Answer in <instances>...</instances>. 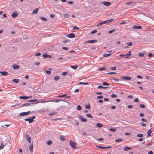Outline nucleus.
<instances>
[{"mask_svg": "<svg viewBox=\"0 0 154 154\" xmlns=\"http://www.w3.org/2000/svg\"><path fill=\"white\" fill-rule=\"evenodd\" d=\"M122 141V139L121 138L118 139H117L116 140V142H121Z\"/></svg>", "mask_w": 154, "mask_h": 154, "instance_id": "obj_42", "label": "nucleus"}, {"mask_svg": "<svg viewBox=\"0 0 154 154\" xmlns=\"http://www.w3.org/2000/svg\"><path fill=\"white\" fill-rule=\"evenodd\" d=\"M60 139L63 141H64L66 140L64 138V136L63 135H61L60 136Z\"/></svg>", "mask_w": 154, "mask_h": 154, "instance_id": "obj_22", "label": "nucleus"}, {"mask_svg": "<svg viewBox=\"0 0 154 154\" xmlns=\"http://www.w3.org/2000/svg\"><path fill=\"white\" fill-rule=\"evenodd\" d=\"M97 32V30H94L92 31L91 32V33L92 34H94V33H96Z\"/></svg>", "mask_w": 154, "mask_h": 154, "instance_id": "obj_57", "label": "nucleus"}, {"mask_svg": "<svg viewBox=\"0 0 154 154\" xmlns=\"http://www.w3.org/2000/svg\"><path fill=\"white\" fill-rule=\"evenodd\" d=\"M4 146V145L3 144H2V143L1 146H0V150L2 149Z\"/></svg>", "mask_w": 154, "mask_h": 154, "instance_id": "obj_58", "label": "nucleus"}, {"mask_svg": "<svg viewBox=\"0 0 154 154\" xmlns=\"http://www.w3.org/2000/svg\"><path fill=\"white\" fill-rule=\"evenodd\" d=\"M67 37H68L69 38H72L74 37L75 35V34H74L71 33L69 34H68V35H67Z\"/></svg>", "mask_w": 154, "mask_h": 154, "instance_id": "obj_15", "label": "nucleus"}, {"mask_svg": "<svg viewBox=\"0 0 154 154\" xmlns=\"http://www.w3.org/2000/svg\"><path fill=\"white\" fill-rule=\"evenodd\" d=\"M41 19H42V20L44 21H46L47 20V19L45 17H41Z\"/></svg>", "mask_w": 154, "mask_h": 154, "instance_id": "obj_38", "label": "nucleus"}, {"mask_svg": "<svg viewBox=\"0 0 154 154\" xmlns=\"http://www.w3.org/2000/svg\"><path fill=\"white\" fill-rule=\"evenodd\" d=\"M79 85L83 84V85H88V82L85 83V82H80L79 83Z\"/></svg>", "mask_w": 154, "mask_h": 154, "instance_id": "obj_39", "label": "nucleus"}, {"mask_svg": "<svg viewBox=\"0 0 154 154\" xmlns=\"http://www.w3.org/2000/svg\"><path fill=\"white\" fill-rule=\"evenodd\" d=\"M131 79V78L129 76H122L121 78V79L123 80H130Z\"/></svg>", "mask_w": 154, "mask_h": 154, "instance_id": "obj_3", "label": "nucleus"}, {"mask_svg": "<svg viewBox=\"0 0 154 154\" xmlns=\"http://www.w3.org/2000/svg\"><path fill=\"white\" fill-rule=\"evenodd\" d=\"M116 20L114 18H111L108 20L109 23H110L111 22H112L114 20Z\"/></svg>", "mask_w": 154, "mask_h": 154, "instance_id": "obj_43", "label": "nucleus"}, {"mask_svg": "<svg viewBox=\"0 0 154 154\" xmlns=\"http://www.w3.org/2000/svg\"><path fill=\"white\" fill-rule=\"evenodd\" d=\"M70 144L71 147L73 148H76V147L75 146L76 145V143L75 142L70 140Z\"/></svg>", "mask_w": 154, "mask_h": 154, "instance_id": "obj_4", "label": "nucleus"}, {"mask_svg": "<svg viewBox=\"0 0 154 154\" xmlns=\"http://www.w3.org/2000/svg\"><path fill=\"white\" fill-rule=\"evenodd\" d=\"M38 100V99H33L31 100H28L27 101V102H34L37 101Z\"/></svg>", "mask_w": 154, "mask_h": 154, "instance_id": "obj_30", "label": "nucleus"}, {"mask_svg": "<svg viewBox=\"0 0 154 154\" xmlns=\"http://www.w3.org/2000/svg\"><path fill=\"white\" fill-rule=\"evenodd\" d=\"M116 20L114 18H111L108 20L109 23H110L111 22H112L114 20Z\"/></svg>", "mask_w": 154, "mask_h": 154, "instance_id": "obj_44", "label": "nucleus"}, {"mask_svg": "<svg viewBox=\"0 0 154 154\" xmlns=\"http://www.w3.org/2000/svg\"><path fill=\"white\" fill-rule=\"evenodd\" d=\"M111 70H115L116 69V67L115 66L112 67L111 68Z\"/></svg>", "mask_w": 154, "mask_h": 154, "instance_id": "obj_54", "label": "nucleus"}, {"mask_svg": "<svg viewBox=\"0 0 154 154\" xmlns=\"http://www.w3.org/2000/svg\"><path fill=\"white\" fill-rule=\"evenodd\" d=\"M111 54H112V53L105 54L103 55V56L105 57H107L108 56H110L111 55Z\"/></svg>", "mask_w": 154, "mask_h": 154, "instance_id": "obj_34", "label": "nucleus"}, {"mask_svg": "<svg viewBox=\"0 0 154 154\" xmlns=\"http://www.w3.org/2000/svg\"><path fill=\"white\" fill-rule=\"evenodd\" d=\"M60 101H63L66 102L64 100H62L61 99H59V100H56L54 101V102H58Z\"/></svg>", "mask_w": 154, "mask_h": 154, "instance_id": "obj_49", "label": "nucleus"}, {"mask_svg": "<svg viewBox=\"0 0 154 154\" xmlns=\"http://www.w3.org/2000/svg\"><path fill=\"white\" fill-rule=\"evenodd\" d=\"M57 113V112H53L50 113L48 114V115L51 116L52 115H54L56 114Z\"/></svg>", "mask_w": 154, "mask_h": 154, "instance_id": "obj_29", "label": "nucleus"}, {"mask_svg": "<svg viewBox=\"0 0 154 154\" xmlns=\"http://www.w3.org/2000/svg\"><path fill=\"white\" fill-rule=\"evenodd\" d=\"M116 74L117 73H116L114 72H110L107 73V74H109V75Z\"/></svg>", "mask_w": 154, "mask_h": 154, "instance_id": "obj_55", "label": "nucleus"}, {"mask_svg": "<svg viewBox=\"0 0 154 154\" xmlns=\"http://www.w3.org/2000/svg\"><path fill=\"white\" fill-rule=\"evenodd\" d=\"M97 42V40L94 39V40H88L86 42V43H94Z\"/></svg>", "mask_w": 154, "mask_h": 154, "instance_id": "obj_10", "label": "nucleus"}, {"mask_svg": "<svg viewBox=\"0 0 154 154\" xmlns=\"http://www.w3.org/2000/svg\"><path fill=\"white\" fill-rule=\"evenodd\" d=\"M68 74V73L67 72H64L62 73V75L63 76H66Z\"/></svg>", "mask_w": 154, "mask_h": 154, "instance_id": "obj_47", "label": "nucleus"}, {"mask_svg": "<svg viewBox=\"0 0 154 154\" xmlns=\"http://www.w3.org/2000/svg\"><path fill=\"white\" fill-rule=\"evenodd\" d=\"M66 96V94H65L64 95H59L58 96V97L60 98H62L63 97H65V96Z\"/></svg>", "mask_w": 154, "mask_h": 154, "instance_id": "obj_45", "label": "nucleus"}, {"mask_svg": "<svg viewBox=\"0 0 154 154\" xmlns=\"http://www.w3.org/2000/svg\"><path fill=\"white\" fill-rule=\"evenodd\" d=\"M137 136L138 137H143V135L142 134H138L137 135Z\"/></svg>", "mask_w": 154, "mask_h": 154, "instance_id": "obj_36", "label": "nucleus"}, {"mask_svg": "<svg viewBox=\"0 0 154 154\" xmlns=\"http://www.w3.org/2000/svg\"><path fill=\"white\" fill-rule=\"evenodd\" d=\"M126 54H121L119 55V56H121L122 57H124L126 58Z\"/></svg>", "mask_w": 154, "mask_h": 154, "instance_id": "obj_56", "label": "nucleus"}, {"mask_svg": "<svg viewBox=\"0 0 154 154\" xmlns=\"http://www.w3.org/2000/svg\"><path fill=\"white\" fill-rule=\"evenodd\" d=\"M79 28L78 27H77L76 26H75L73 28V30H75V29H79Z\"/></svg>", "mask_w": 154, "mask_h": 154, "instance_id": "obj_59", "label": "nucleus"}, {"mask_svg": "<svg viewBox=\"0 0 154 154\" xmlns=\"http://www.w3.org/2000/svg\"><path fill=\"white\" fill-rule=\"evenodd\" d=\"M69 16V15L68 14H65L64 15V17L66 18H68Z\"/></svg>", "mask_w": 154, "mask_h": 154, "instance_id": "obj_51", "label": "nucleus"}, {"mask_svg": "<svg viewBox=\"0 0 154 154\" xmlns=\"http://www.w3.org/2000/svg\"><path fill=\"white\" fill-rule=\"evenodd\" d=\"M43 57L44 58H51L52 57L50 55H47L46 54H44L43 55Z\"/></svg>", "mask_w": 154, "mask_h": 154, "instance_id": "obj_12", "label": "nucleus"}, {"mask_svg": "<svg viewBox=\"0 0 154 154\" xmlns=\"http://www.w3.org/2000/svg\"><path fill=\"white\" fill-rule=\"evenodd\" d=\"M19 115L20 116H26V113L25 112H24L19 113Z\"/></svg>", "mask_w": 154, "mask_h": 154, "instance_id": "obj_28", "label": "nucleus"}, {"mask_svg": "<svg viewBox=\"0 0 154 154\" xmlns=\"http://www.w3.org/2000/svg\"><path fill=\"white\" fill-rule=\"evenodd\" d=\"M103 85H109V84L107 82H104L103 83Z\"/></svg>", "mask_w": 154, "mask_h": 154, "instance_id": "obj_52", "label": "nucleus"}, {"mask_svg": "<svg viewBox=\"0 0 154 154\" xmlns=\"http://www.w3.org/2000/svg\"><path fill=\"white\" fill-rule=\"evenodd\" d=\"M140 107L142 108H144L145 106L144 104H141L140 105Z\"/></svg>", "mask_w": 154, "mask_h": 154, "instance_id": "obj_60", "label": "nucleus"}, {"mask_svg": "<svg viewBox=\"0 0 154 154\" xmlns=\"http://www.w3.org/2000/svg\"><path fill=\"white\" fill-rule=\"evenodd\" d=\"M116 128H111L109 129V131L112 132H115L116 131Z\"/></svg>", "mask_w": 154, "mask_h": 154, "instance_id": "obj_35", "label": "nucleus"}, {"mask_svg": "<svg viewBox=\"0 0 154 154\" xmlns=\"http://www.w3.org/2000/svg\"><path fill=\"white\" fill-rule=\"evenodd\" d=\"M151 133L148 131L147 133L148 134V135L146 136V137H148L149 136H151Z\"/></svg>", "mask_w": 154, "mask_h": 154, "instance_id": "obj_61", "label": "nucleus"}, {"mask_svg": "<svg viewBox=\"0 0 154 154\" xmlns=\"http://www.w3.org/2000/svg\"><path fill=\"white\" fill-rule=\"evenodd\" d=\"M46 73L48 75L50 74L51 73V72L49 70H46Z\"/></svg>", "mask_w": 154, "mask_h": 154, "instance_id": "obj_50", "label": "nucleus"}, {"mask_svg": "<svg viewBox=\"0 0 154 154\" xmlns=\"http://www.w3.org/2000/svg\"><path fill=\"white\" fill-rule=\"evenodd\" d=\"M25 136L26 137V139L27 140L28 142L29 143H30L31 142V137L29 135L27 134H26L25 135Z\"/></svg>", "mask_w": 154, "mask_h": 154, "instance_id": "obj_6", "label": "nucleus"}, {"mask_svg": "<svg viewBox=\"0 0 154 154\" xmlns=\"http://www.w3.org/2000/svg\"><path fill=\"white\" fill-rule=\"evenodd\" d=\"M131 149V147H129L125 146L124 148V150L125 151H128Z\"/></svg>", "mask_w": 154, "mask_h": 154, "instance_id": "obj_19", "label": "nucleus"}, {"mask_svg": "<svg viewBox=\"0 0 154 154\" xmlns=\"http://www.w3.org/2000/svg\"><path fill=\"white\" fill-rule=\"evenodd\" d=\"M81 109H82V107H81V106L79 105H78L77 106V110H81Z\"/></svg>", "mask_w": 154, "mask_h": 154, "instance_id": "obj_37", "label": "nucleus"}, {"mask_svg": "<svg viewBox=\"0 0 154 154\" xmlns=\"http://www.w3.org/2000/svg\"><path fill=\"white\" fill-rule=\"evenodd\" d=\"M79 118L80 120L83 122H85L87 121L86 119L84 118L81 115H79Z\"/></svg>", "mask_w": 154, "mask_h": 154, "instance_id": "obj_5", "label": "nucleus"}, {"mask_svg": "<svg viewBox=\"0 0 154 154\" xmlns=\"http://www.w3.org/2000/svg\"><path fill=\"white\" fill-rule=\"evenodd\" d=\"M12 67L14 69H18L20 68V66L18 65L15 64L13 65Z\"/></svg>", "mask_w": 154, "mask_h": 154, "instance_id": "obj_16", "label": "nucleus"}, {"mask_svg": "<svg viewBox=\"0 0 154 154\" xmlns=\"http://www.w3.org/2000/svg\"><path fill=\"white\" fill-rule=\"evenodd\" d=\"M49 102H50V101L53 102V100H51L50 101H45V100H42V101H41L40 102H38V103L40 102V103H45V102H49Z\"/></svg>", "mask_w": 154, "mask_h": 154, "instance_id": "obj_23", "label": "nucleus"}, {"mask_svg": "<svg viewBox=\"0 0 154 154\" xmlns=\"http://www.w3.org/2000/svg\"><path fill=\"white\" fill-rule=\"evenodd\" d=\"M29 98L28 97H27V96H20L19 97V98L20 99H23L24 100H26L28 99Z\"/></svg>", "mask_w": 154, "mask_h": 154, "instance_id": "obj_17", "label": "nucleus"}, {"mask_svg": "<svg viewBox=\"0 0 154 154\" xmlns=\"http://www.w3.org/2000/svg\"><path fill=\"white\" fill-rule=\"evenodd\" d=\"M12 81L16 83H18L19 82V79H13Z\"/></svg>", "mask_w": 154, "mask_h": 154, "instance_id": "obj_27", "label": "nucleus"}, {"mask_svg": "<svg viewBox=\"0 0 154 154\" xmlns=\"http://www.w3.org/2000/svg\"><path fill=\"white\" fill-rule=\"evenodd\" d=\"M39 9L38 8H35L34 9L33 11V13L32 14H36L37 13Z\"/></svg>", "mask_w": 154, "mask_h": 154, "instance_id": "obj_20", "label": "nucleus"}, {"mask_svg": "<svg viewBox=\"0 0 154 154\" xmlns=\"http://www.w3.org/2000/svg\"><path fill=\"white\" fill-rule=\"evenodd\" d=\"M41 54L40 53L38 52L35 54V55L36 56H40Z\"/></svg>", "mask_w": 154, "mask_h": 154, "instance_id": "obj_64", "label": "nucleus"}, {"mask_svg": "<svg viewBox=\"0 0 154 154\" xmlns=\"http://www.w3.org/2000/svg\"><path fill=\"white\" fill-rule=\"evenodd\" d=\"M96 146V147H97V148H99L100 149H107V148H112V147L111 146H108V147H107L101 146Z\"/></svg>", "mask_w": 154, "mask_h": 154, "instance_id": "obj_13", "label": "nucleus"}, {"mask_svg": "<svg viewBox=\"0 0 154 154\" xmlns=\"http://www.w3.org/2000/svg\"><path fill=\"white\" fill-rule=\"evenodd\" d=\"M90 105H86L85 108L87 109H90Z\"/></svg>", "mask_w": 154, "mask_h": 154, "instance_id": "obj_48", "label": "nucleus"}, {"mask_svg": "<svg viewBox=\"0 0 154 154\" xmlns=\"http://www.w3.org/2000/svg\"><path fill=\"white\" fill-rule=\"evenodd\" d=\"M36 117L35 116H33L32 117L25 119H24V120L26 121H29V123H31L33 122L34 119Z\"/></svg>", "mask_w": 154, "mask_h": 154, "instance_id": "obj_2", "label": "nucleus"}, {"mask_svg": "<svg viewBox=\"0 0 154 154\" xmlns=\"http://www.w3.org/2000/svg\"><path fill=\"white\" fill-rule=\"evenodd\" d=\"M103 98V97L102 96H97V99H102Z\"/></svg>", "mask_w": 154, "mask_h": 154, "instance_id": "obj_63", "label": "nucleus"}, {"mask_svg": "<svg viewBox=\"0 0 154 154\" xmlns=\"http://www.w3.org/2000/svg\"><path fill=\"white\" fill-rule=\"evenodd\" d=\"M117 97V95L116 94H112L111 95V97L112 98L116 97Z\"/></svg>", "mask_w": 154, "mask_h": 154, "instance_id": "obj_53", "label": "nucleus"}, {"mask_svg": "<svg viewBox=\"0 0 154 154\" xmlns=\"http://www.w3.org/2000/svg\"><path fill=\"white\" fill-rule=\"evenodd\" d=\"M86 116L89 117V118H93V117L92 116V115L90 114H87L86 115Z\"/></svg>", "mask_w": 154, "mask_h": 154, "instance_id": "obj_32", "label": "nucleus"}, {"mask_svg": "<svg viewBox=\"0 0 154 154\" xmlns=\"http://www.w3.org/2000/svg\"><path fill=\"white\" fill-rule=\"evenodd\" d=\"M106 69V68L103 67H101V68H100L98 70L99 71H103V70H105Z\"/></svg>", "mask_w": 154, "mask_h": 154, "instance_id": "obj_31", "label": "nucleus"}, {"mask_svg": "<svg viewBox=\"0 0 154 154\" xmlns=\"http://www.w3.org/2000/svg\"><path fill=\"white\" fill-rule=\"evenodd\" d=\"M29 149L30 152H32L33 151V143H32L29 146Z\"/></svg>", "mask_w": 154, "mask_h": 154, "instance_id": "obj_9", "label": "nucleus"}, {"mask_svg": "<svg viewBox=\"0 0 154 154\" xmlns=\"http://www.w3.org/2000/svg\"><path fill=\"white\" fill-rule=\"evenodd\" d=\"M144 54H145L144 53H141L140 52V53H139L138 55L140 57H142L143 56Z\"/></svg>", "mask_w": 154, "mask_h": 154, "instance_id": "obj_33", "label": "nucleus"}, {"mask_svg": "<svg viewBox=\"0 0 154 154\" xmlns=\"http://www.w3.org/2000/svg\"><path fill=\"white\" fill-rule=\"evenodd\" d=\"M116 31V29H113L109 31L108 32V33H112Z\"/></svg>", "mask_w": 154, "mask_h": 154, "instance_id": "obj_40", "label": "nucleus"}, {"mask_svg": "<svg viewBox=\"0 0 154 154\" xmlns=\"http://www.w3.org/2000/svg\"><path fill=\"white\" fill-rule=\"evenodd\" d=\"M52 143V141L51 140H49L47 142V144L48 145H51Z\"/></svg>", "mask_w": 154, "mask_h": 154, "instance_id": "obj_41", "label": "nucleus"}, {"mask_svg": "<svg viewBox=\"0 0 154 154\" xmlns=\"http://www.w3.org/2000/svg\"><path fill=\"white\" fill-rule=\"evenodd\" d=\"M60 78V77L59 76H56L54 77V79L55 81H57L58 80H59V79Z\"/></svg>", "mask_w": 154, "mask_h": 154, "instance_id": "obj_25", "label": "nucleus"}, {"mask_svg": "<svg viewBox=\"0 0 154 154\" xmlns=\"http://www.w3.org/2000/svg\"><path fill=\"white\" fill-rule=\"evenodd\" d=\"M18 15V13L17 12L15 11L13 12L12 13L11 16L13 18H15Z\"/></svg>", "mask_w": 154, "mask_h": 154, "instance_id": "obj_8", "label": "nucleus"}, {"mask_svg": "<svg viewBox=\"0 0 154 154\" xmlns=\"http://www.w3.org/2000/svg\"><path fill=\"white\" fill-rule=\"evenodd\" d=\"M78 66L77 65L72 66L71 67L74 69H76L77 68Z\"/></svg>", "mask_w": 154, "mask_h": 154, "instance_id": "obj_24", "label": "nucleus"}, {"mask_svg": "<svg viewBox=\"0 0 154 154\" xmlns=\"http://www.w3.org/2000/svg\"><path fill=\"white\" fill-rule=\"evenodd\" d=\"M132 43L131 42H128L127 43V45L129 46H131V45H132Z\"/></svg>", "mask_w": 154, "mask_h": 154, "instance_id": "obj_62", "label": "nucleus"}, {"mask_svg": "<svg viewBox=\"0 0 154 154\" xmlns=\"http://www.w3.org/2000/svg\"><path fill=\"white\" fill-rule=\"evenodd\" d=\"M101 3L103 4L104 5L107 6H109L111 4V3L110 2H108L106 1H103Z\"/></svg>", "mask_w": 154, "mask_h": 154, "instance_id": "obj_7", "label": "nucleus"}, {"mask_svg": "<svg viewBox=\"0 0 154 154\" xmlns=\"http://www.w3.org/2000/svg\"><path fill=\"white\" fill-rule=\"evenodd\" d=\"M38 103L35 102L33 103H27L24 104H22L20 106V107H23L24 106H32L33 104H36Z\"/></svg>", "mask_w": 154, "mask_h": 154, "instance_id": "obj_1", "label": "nucleus"}, {"mask_svg": "<svg viewBox=\"0 0 154 154\" xmlns=\"http://www.w3.org/2000/svg\"><path fill=\"white\" fill-rule=\"evenodd\" d=\"M142 27L141 26H134L132 28L135 29H140L142 28Z\"/></svg>", "mask_w": 154, "mask_h": 154, "instance_id": "obj_14", "label": "nucleus"}, {"mask_svg": "<svg viewBox=\"0 0 154 154\" xmlns=\"http://www.w3.org/2000/svg\"><path fill=\"white\" fill-rule=\"evenodd\" d=\"M0 73L3 75L5 76L8 75V72L7 71H0Z\"/></svg>", "mask_w": 154, "mask_h": 154, "instance_id": "obj_11", "label": "nucleus"}, {"mask_svg": "<svg viewBox=\"0 0 154 154\" xmlns=\"http://www.w3.org/2000/svg\"><path fill=\"white\" fill-rule=\"evenodd\" d=\"M103 21H101L100 23L98 24L97 26H100L104 24V23H103Z\"/></svg>", "mask_w": 154, "mask_h": 154, "instance_id": "obj_26", "label": "nucleus"}, {"mask_svg": "<svg viewBox=\"0 0 154 154\" xmlns=\"http://www.w3.org/2000/svg\"><path fill=\"white\" fill-rule=\"evenodd\" d=\"M132 2H132V1H131V2H126V5H129L132 3Z\"/></svg>", "mask_w": 154, "mask_h": 154, "instance_id": "obj_46", "label": "nucleus"}, {"mask_svg": "<svg viewBox=\"0 0 154 154\" xmlns=\"http://www.w3.org/2000/svg\"><path fill=\"white\" fill-rule=\"evenodd\" d=\"M131 55V51H129L128 54H126V58H128Z\"/></svg>", "mask_w": 154, "mask_h": 154, "instance_id": "obj_18", "label": "nucleus"}, {"mask_svg": "<svg viewBox=\"0 0 154 154\" xmlns=\"http://www.w3.org/2000/svg\"><path fill=\"white\" fill-rule=\"evenodd\" d=\"M96 126L97 127L101 128L102 127L103 125L100 123H97L96 124Z\"/></svg>", "mask_w": 154, "mask_h": 154, "instance_id": "obj_21", "label": "nucleus"}]
</instances>
